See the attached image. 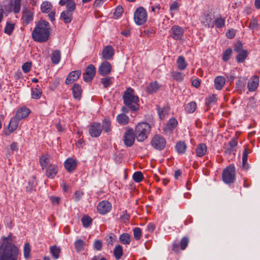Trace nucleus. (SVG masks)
I'll list each match as a JSON object with an SVG mask.
<instances>
[{
  "mask_svg": "<svg viewBox=\"0 0 260 260\" xmlns=\"http://www.w3.org/2000/svg\"><path fill=\"white\" fill-rule=\"evenodd\" d=\"M61 59V52L59 50H54L51 55V61L55 64H57Z\"/></svg>",
  "mask_w": 260,
  "mask_h": 260,
  "instance_id": "obj_29",
  "label": "nucleus"
},
{
  "mask_svg": "<svg viewBox=\"0 0 260 260\" xmlns=\"http://www.w3.org/2000/svg\"><path fill=\"white\" fill-rule=\"evenodd\" d=\"M178 125V121L174 117L170 118L163 128L164 132L172 133Z\"/></svg>",
  "mask_w": 260,
  "mask_h": 260,
  "instance_id": "obj_16",
  "label": "nucleus"
},
{
  "mask_svg": "<svg viewBox=\"0 0 260 260\" xmlns=\"http://www.w3.org/2000/svg\"><path fill=\"white\" fill-rule=\"evenodd\" d=\"M243 44L241 42H237L234 46V50L235 52L238 53L245 50L243 49Z\"/></svg>",
  "mask_w": 260,
  "mask_h": 260,
  "instance_id": "obj_59",
  "label": "nucleus"
},
{
  "mask_svg": "<svg viewBox=\"0 0 260 260\" xmlns=\"http://www.w3.org/2000/svg\"><path fill=\"white\" fill-rule=\"evenodd\" d=\"M258 21L256 18L253 17L249 22L248 28L252 30L257 29L258 28Z\"/></svg>",
  "mask_w": 260,
  "mask_h": 260,
  "instance_id": "obj_51",
  "label": "nucleus"
},
{
  "mask_svg": "<svg viewBox=\"0 0 260 260\" xmlns=\"http://www.w3.org/2000/svg\"><path fill=\"white\" fill-rule=\"evenodd\" d=\"M225 82V78L223 76H218L216 77L214 80L215 89L218 90H221L224 86Z\"/></svg>",
  "mask_w": 260,
  "mask_h": 260,
  "instance_id": "obj_21",
  "label": "nucleus"
},
{
  "mask_svg": "<svg viewBox=\"0 0 260 260\" xmlns=\"http://www.w3.org/2000/svg\"><path fill=\"white\" fill-rule=\"evenodd\" d=\"M236 56V60L238 63H243L247 58L248 55V52L247 50H243L242 52H238Z\"/></svg>",
  "mask_w": 260,
  "mask_h": 260,
  "instance_id": "obj_34",
  "label": "nucleus"
},
{
  "mask_svg": "<svg viewBox=\"0 0 260 260\" xmlns=\"http://www.w3.org/2000/svg\"><path fill=\"white\" fill-rule=\"evenodd\" d=\"M159 88V85L156 81L151 82L147 86V92L149 94H152L156 92Z\"/></svg>",
  "mask_w": 260,
  "mask_h": 260,
  "instance_id": "obj_31",
  "label": "nucleus"
},
{
  "mask_svg": "<svg viewBox=\"0 0 260 260\" xmlns=\"http://www.w3.org/2000/svg\"><path fill=\"white\" fill-rule=\"evenodd\" d=\"M80 70H77L71 72L67 76L66 79V84L69 85L76 81L81 75Z\"/></svg>",
  "mask_w": 260,
  "mask_h": 260,
  "instance_id": "obj_17",
  "label": "nucleus"
},
{
  "mask_svg": "<svg viewBox=\"0 0 260 260\" xmlns=\"http://www.w3.org/2000/svg\"><path fill=\"white\" fill-rule=\"evenodd\" d=\"M52 9V5L50 3L48 2H43L41 6V9L43 13H48Z\"/></svg>",
  "mask_w": 260,
  "mask_h": 260,
  "instance_id": "obj_42",
  "label": "nucleus"
},
{
  "mask_svg": "<svg viewBox=\"0 0 260 260\" xmlns=\"http://www.w3.org/2000/svg\"><path fill=\"white\" fill-rule=\"evenodd\" d=\"M197 109V104L195 102H191L185 107V110L188 113H192Z\"/></svg>",
  "mask_w": 260,
  "mask_h": 260,
  "instance_id": "obj_40",
  "label": "nucleus"
},
{
  "mask_svg": "<svg viewBox=\"0 0 260 260\" xmlns=\"http://www.w3.org/2000/svg\"><path fill=\"white\" fill-rule=\"evenodd\" d=\"M24 256L25 258H28L30 255V245L28 243H25L24 246Z\"/></svg>",
  "mask_w": 260,
  "mask_h": 260,
  "instance_id": "obj_62",
  "label": "nucleus"
},
{
  "mask_svg": "<svg viewBox=\"0 0 260 260\" xmlns=\"http://www.w3.org/2000/svg\"><path fill=\"white\" fill-rule=\"evenodd\" d=\"M49 163L48 158L47 156L43 155L40 158V164L43 169L47 167V164Z\"/></svg>",
  "mask_w": 260,
  "mask_h": 260,
  "instance_id": "obj_55",
  "label": "nucleus"
},
{
  "mask_svg": "<svg viewBox=\"0 0 260 260\" xmlns=\"http://www.w3.org/2000/svg\"><path fill=\"white\" fill-rule=\"evenodd\" d=\"M112 205L109 202L102 201L98 205L97 210L100 214L105 215L110 211Z\"/></svg>",
  "mask_w": 260,
  "mask_h": 260,
  "instance_id": "obj_11",
  "label": "nucleus"
},
{
  "mask_svg": "<svg viewBox=\"0 0 260 260\" xmlns=\"http://www.w3.org/2000/svg\"><path fill=\"white\" fill-rule=\"evenodd\" d=\"M147 18V14L146 10L142 7L138 8L134 13V20L135 23L141 25L144 24Z\"/></svg>",
  "mask_w": 260,
  "mask_h": 260,
  "instance_id": "obj_6",
  "label": "nucleus"
},
{
  "mask_svg": "<svg viewBox=\"0 0 260 260\" xmlns=\"http://www.w3.org/2000/svg\"><path fill=\"white\" fill-rule=\"evenodd\" d=\"M60 252V248L56 246H53L50 247V253L55 259L59 258Z\"/></svg>",
  "mask_w": 260,
  "mask_h": 260,
  "instance_id": "obj_41",
  "label": "nucleus"
},
{
  "mask_svg": "<svg viewBox=\"0 0 260 260\" xmlns=\"http://www.w3.org/2000/svg\"><path fill=\"white\" fill-rule=\"evenodd\" d=\"M176 63L178 69L180 71L184 70L187 66V63L183 56H178Z\"/></svg>",
  "mask_w": 260,
  "mask_h": 260,
  "instance_id": "obj_28",
  "label": "nucleus"
},
{
  "mask_svg": "<svg viewBox=\"0 0 260 260\" xmlns=\"http://www.w3.org/2000/svg\"><path fill=\"white\" fill-rule=\"evenodd\" d=\"M78 161L72 157L68 158L64 162V167L69 173H73L76 169Z\"/></svg>",
  "mask_w": 260,
  "mask_h": 260,
  "instance_id": "obj_13",
  "label": "nucleus"
},
{
  "mask_svg": "<svg viewBox=\"0 0 260 260\" xmlns=\"http://www.w3.org/2000/svg\"><path fill=\"white\" fill-rule=\"evenodd\" d=\"M214 26L215 25L217 28H221L225 26V18L221 17V16L217 17L214 20Z\"/></svg>",
  "mask_w": 260,
  "mask_h": 260,
  "instance_id": "obj_36",
  "label": "nucleus"
},
{
  "mask_svg": "<svg viewBox=\"0 0 260 260\" xmlns=\"http://www.w3.org/2000/svg\"><path fill=\"white\" fill-rule=\"evenodd\" d=\"M202 23L206 27L213 28L214 27V22L212 17L209 14H205L204 15Z\"/></svg>",
  "mask_w": 260,
  "mask_h": 260,
  "instance_id": "obj_23",
  "label": "nucleus"
},
{
  "mask_svg": "<svg viewBox=\"0 0 260 260\" xmlns=\"http://www.w3.org/2000/svg\"><path fill=\"white\" fill-rule=\"evenodd\" d=\"M14 29V24L7 22L4 29V32L11 35Z\"/></svg>",
  "mask_w": 260,
  "mask_h": 260,
  "instance_id": "obj_52",
  "label": "nucleus"
},
{
  "mask_svg": "<svg viewBox=\"0 0 260 260\" xmlns=\"http://www.w3.org/2000/svg\"><path fill=\"white\" fill-rule=\"evenodd\" d=\"M60 17L66 23H70L73 19V13L69 11H63L60 14Z\"/></svg>",
  "mask_w": 260,
  "mask_h": 260,
  "instance_id": "obj_30",
  "label": "nucleus"
},
{
  "mask_svg": "<svg viewBox=\"0 0 260 260\" xmlns=\"http://www.w3.org/2000/svg\"><path fill=\"white\" fill-rule=\"evenodd\" d=\"M105 240L108 245H113L116 240V236L112 233L106 236Z\"/></svg>",
  "mask_w": 260,
  "mask_h": 260,
  "instance_id": "obj_44",
  "label": "nucleus"
},
{
  "mask_svg": "<svg viewBox=\"0 0 260 260\" xmlns=\"http://www.w3.org/2000/svg\"><path fill=\"white\" fill-rule=\"evenodd\" d=\"M143 175L141 172L137 171L133 175V179L136 182L139 183L143 179Z\"/></svg>",
  "mask_w": 260,
  "mask_h": 260,
  "instance_id": "obj_50",
  "label": "nucleus"
},
{
  "mask_svg": "<svg viewBox=\"0 0 260 260\" xmlns=\"http://www.w3.org/2000/svg\"><path fill=\"white\" fill-rule=\"evenodd\" d=\"M49 36V24L45 20L39 21L31 33L34 41L40 43L46 42L48 40Z\"/></svg>",
  "mask_w": 260,
  "mask_h": 260,
  "instance_id": "obj_2",
  "label": "nucleus"
},
{
  "mask_svg": "<svg viewBox=\"0 0 260 260\" xmlns=\"http://www.w3.org/2000/svg\"><path fill=\"white\" fill-rule=\"evenodd\" d=\"M20 120L15 116L11 119L10 123L8 125V130L9 133H11L15 131L18 127L19 124V121Z\"/></svg>",
  "mask_w": 260,
  "mask_h": 260,
  "instance_id": "obj_25",
  "label": "nucleus"
},
{
  "mask_svg": "<svg viewBox=\"0 0 260 260\" xmlns=\"http://www.w3.org/2000/svg\"><path fill=\"white\" fill-rule=\"evenodd\" d=\"M42 95V90L39 85H37L35 88H32L31 89V96L32 99H40Z\"/></svg>",
  "mask_w": 260,
  "mask_h": 260,
  "instance_id": "obj_27",
  "label": "nucleus"
},
{
  "mask_svg": "<svg viewBox=\"0 0 260 260\" xmlns=\"http://www.w3.org/2000/svg\"><path fill=\"white\" fill-rule=\"evenodd\" d=\"M75 248L78 252L81 251L84 249V241L81 239H78L75 242Z\"/></svg>",
  "mask_w": 260,
  "mask_h": 260,
  "instance_id": "obj_47",
  "label": "nucleus"
},
{
  "mask_svg": "<svg viewBox=\"0 0 260 260\" xmlns=\"http://www.w3.org/2000/svg\"><path fill=\"white\" fill-rule=\"evenodd\" d=\"M134 236L136 240H139L142 236L141 230L139 228H135L133 230Z\"/></svg>",
  "mask_w": 260,
  "mask_h": 260,
  "instance_id": "obj_58",
  "label": "nucleus"
},
{
  "mask_svg": "<svg viewBox=\"0 0 260 260\" xmlns=\"http://www.w3.org/2000/svg\"><path fill=\"white\" fill-rule=\"evenodd\" d=\"M72 91L73 96L77 100H80L82 94V89L80 85L78 84H74L72 87Z\"/></svg>",
  "mask_w": 260,
  "mask_h": 260,
  "instance_id": "obj_26",
  "label": "nucleus"
},
{
  "mask_svg": "<svg viewBox=\"0 0 260 260\" xmlns=\"http://www.w3.org/2000/svg\"><path fill=\"white\" fill-rule=\"evenodd\" d=\"M246 82L245 81H242L239 80L236 84V87L237 90L240 91L241 92L244 91L245 89Z\"/></svg>",
  "mask_w": 260,
  "mask_h": 260,
  "instance_id": "obj_54",
  "label": "nucleus"
},
{
  "mask_svg": "<svg viewBox=\"0 0 260 260\" xmlns=\"http://www.w3.org/2000/svg\"><path fill=\"white\" fill-rule=\"evenodd\" d=\"M232 53V50L231 48H228L223 53L222 60L226 62L229 60Z\"/></svg>",
  "mask_w": 260,
  "mask_h": 260,
  "instance_id": "obj_53",
  "label": "nucleus"
},
{
  "mask_svg": "<svg viewBox=\"0 0 260 260\" xmlns=\"http://www.w3.org/2000/svg\"><path fill=\"white\" fill-rule=\"evenodd\" d=\"M181 4L177 2V1H175L173 2V3H172L170 6V10L171 11H175L178 10V8L180 6Z\"/></svg>",
  "mask_w": 260,
  "mask_h": 260,
  "instance_id": "obj_61",
  "label": "nucleus"
},
{
  "mask_svg": "<svg viewBox=\"0 0 260 260\" xmlns=\"http://www.w3.org/2000/svg\"><path fill=\"white\" fill-rule=\"evenodd\" d=\"M123 8L121 6H117L115 9L114 13V17H115L116 18L119 17L121 15V14L123 12Z\"/></svg>",
  "mask_w": 260,
  "mask_h": 260,
  "instance_id": "obj_63",
  "label": "nucleus"
},
{
  "mask_svg": "<svg viewBox=\"0 0 260 260\" xmlns=\"http://www.w3.org/2000/svg\"><path fill=\"white\" fill-rule=\"evenodd\" d=\"M222 178L226 184H231L235 180V168L233 166L227 167L223 170Z\"/></svg>",
  "mask_w": 260,
  "mask_h": 260,
  "instance_id": "obj_5",
  "label": "nucleus"
},
{
  "mask_svg": "<svg viewBox=\"0 0 260 260\" xmlns=\"http://www.w3.org/2000/svg\"><path fill=\"white\" fill-rule=\"evenodd\" d=\"M151 131L150 125L147 122H139L136 126L134 133L139 142H144L148 138Z\"/></svg>",
  "mask_w": 260,
  "mask_h": 260,
  "instance_id": "obj_4",
  "label": "nucleus"
},
{
  "mask_svg": "<svg viewBox=\"0 0 260 260\" xmlns=\"http://www.w3.org/2000/svg\"><path fill=\"white\" fill-rule=\"evenodd\" d=\"M66 8L67 10L66 11H69L71 13H73V12L76 9V4L74 1H70V2L66 3Z\"/></svg>",
  "mask_w": 260,
  "mask_h": 260,
  "instance_id": "obj_56",
  "label": "nucleus"
},
{
  "mask_svg": "<svg viewBox=\"0 0 260 260\" xmlns=\"http://www.w3.org/2000/svg\"><path fill=\"white\" fill-rule=\"evenodd\" d=\"M96 70L93 64L88 65L86 68L85 73L84 75L83 80L88 82L91 81L95 75Z\"/></svg>",
  "mask_w": 260,
  "mask_h": 260,
  "instance_id": "obj_14",
  "label": "nucleus"
},
{
  "mask_svg": "<svg viewBox=\"0 0 260 260\" xmlns=\"http://www.w3.org/2000/svg\"><path fill=\"white\" fill-rule=\"evenodd\" d=\"M118 123L121 125H126L129 122V117L124 113L118 114L116 117Z\"/></svg>",
  "mask_w": 260,
  "mask_h": 260,
  "instance_id": "obj_32",
  "label": "nucleus"
},
{
  "mask_svg": "<svg viewBox=\"0 0 260 260\" xmlns=\"http://www.w3.org/2000/svg\"><path fill=\"white\" fill-rule=\"evenodd\" d=\"M113 77H105L101 79V83L104 88L109 87L112 84Z\"/></svg>",
  "mask_w": 260,
  "mask_h": 260,
  "instance_id": "obj_35",
  "label": "nucleus"
},
{
  "mask_svg": "<svg viewBox=\"0 0 260 260\" xmlns=\"http://www.w3.org/2000/svg\"><path fill=\"white\" fill-rule=\"evenodd\" d=\"M112 70V67L108 61H104L100 66L98 72L99 73L103 76H106L110 74Z\"/></svg>",
  "mask_w": 260,
  "mask_h": 260,
  "instance_id": "obj_15",
  "label": "nucleus"
},
{
  "mask_svg": "<svg viewBox=\"0 0 260 260\" xmlns=\"http://www.w3.org/2000/svg\"><path fill=\"white\" fill-rule=\"evenodd\" d=\"M188 239L186 237H183L181 239L180 242V245L181 248L182 250H184L186 248L188 244Z\"/></svg>",
  "mask_w": 260,
  "mask_h": 260,
  "instance_id": "obj_64",
  "label": "nucleus"
},
{
  "mask_svg": "<svg viewBox=\"0 0 260 260\" xmlns=\"http://www.w3.org/2000/svg\"><path fill=\"white\" fill-rule=\"evenodd\" d=\"M30 113V110L29 109L26 107H22L18 109L16 111L15 116L17 119L21 120L27 117Z\"/></svg>",
  "mask_w": 260,
  "mask_h": 260,
  "instance_id": "obj_22",
  "label": "nucleus"
},
{
  "mask_svg": "<svg viewBox=\"0 0 260 260\" xmlns=\"http://www.w3.org/2000/svg\"><path fill=\"white\" fill-rule=\"evenodd\" d=\"M259 84V79L257 76H252L247 84V87L250 92L254 91L257 88Z\"/></svg>",
  "mask_w": 260,
  "mask_h": 260,
  "instance_id": "obj_18",
  "label": "nucleus"
},
{
  "mask_svg": "<svg viewBox=\"0 0 260 260\" xmlns=\"http://www.w3.org/2000/svg\"><path fill=\"white\" fill-rule=\"evenodd\" d=\"M207 151V146L204 143H200L196 149V155L198 157H201L205 155Z\"/></svg>",
  "mask_w": 260,
  "mask_h": 260,
  "instance_id": "obj_24",
  "label": "nucleus"
},
{
  "mask_svg": "<svg viewBox=\"0 0 260 260\" xmlns=\"http://www.w3.org/2000/svg\"><path fill=\"white\" fill-rule=\"evenodd\" d=\"M123 103L132 111L137 112L139 109V98L135 94L134 90L128 87L124 91L122 96Z\"/></svg>",
  "mask_w": 260,
  "mask_h": 260,
  "instance_id": "obj_3",
  "label": "nucleus"
},
{
  "mask_svg": "<svg viewBox=\"0 0 260 260\" xmlns=\"http://www.w3.org/2000/svg\"><path fill=\"white\" fill-rule=\"evenodd\" d=\"M186 148V145L183 141H179L177 143L175 146V148L177 153L181 154H184L185 152Z\"/></svg>",
  "mask_w": 260,
  "mask_h": 260,
  "instance_id": "obj_33",
  "label": "nucleus"
},
{
  "mask_svg": "<svg viewBox=\"0 0 260 260\" xmlns=\"http://www.w3.org/2000/svg\"><path fill=\"white\" fill-rule=\"evenodd\" d=\"M12 234L10 233L7 237H4L0 246V260H17L18 249L12 243Z\"/></svg>",
  "mask_w": 260,
  "mask_h": 260,
  "instance_id": "obj_1",
  "label": "nucleus"
},
{
  "mask_svg": "<svg viewBox=\"0 0 260 260\" xmlns=\"http://www.w3.org/2000/svg\"><path fill=\"white\" fill-rule=\"evenodd\" d=\"M21 0H14L12 6L13 7V11L15 14H18L20 12L21 9Z\"/></svg>",
  "mask_w": 260,
  "mask_h": 260,
  "instance_id": "obj_45",
  "label": "nucleus"
},
{
  "mask_svg": "<svg viewBox=\"0 0 260 260\" xmlns=\"http://www.w3.org/2000/svg\"><path fill=\"white\" fill-rule=\"evenodd\" d=\"M111 121L109 119L105 118L103 120L102 125L101 126L102 130L106 133H109L111 131Z\"/></svg>",
  "mask_w": 260,
  "mask_h": 260,
  "instance_id": "obj_37",
  "label": "nucleus"
},
{
  "mask_svg": "<svg viewBox=\"0 0 260 260\" xmlns=\"http://www.w3.org/2000/svg\"><path fill=\"white\" fill-rule=\"evenodd\" d=\"M36 178L34 176H32L30 178L28 182V185L26 186V191L31 192L36 186Z\"/></svg>",
  "mask_w": 260,
  "mask_h": 260,
  "instance_id": "obj_43",
  "label": "nucleus"
},
{
  "mask_svg": "<svg viewBox=\"0 0 260 260\" xmlns=\"http://www.w3.org/2000/svg\"><path fill=\"white\" fill-rule=\"evenodd\" d=\"M113 254L116 259H119L123 255L122 247L120 245L116 246L114 249Z\"/></svg>",
  "mask_w": 260,
  "mask_h": 260,
  "instance_id": "obj_38",
  "label": "nucleus"
},
{
  "mask_svg": "<svg viewBox=\"0 0 260 260\" xmlns=\"http://www.w3.org/2000/svg\"><path fill=\"white\" fill-rule=\"evenodd\" d=\"M171 74L173 78L177 81L181 82L184 79V75L183 73L177 72L173 71L171 72Z\"/></svg>",
  "mask_w": 260,
  "mask_h": 260,
  "instance_id": "obj_49",
  "label": "nucleus"
},
{
  "mask_svg": "<svg viewBox=\"0 0 260 260\" xmlns=\"http://www.w3.org/2000/svg\"><path fill=\"white\" fill-rule=\"evenodd\" d=\"M217 99L215 95L213 94L206 99V103L208 105L214 104L216 102Z\"/></svg>",
  "mask_w": 260,
  "mask_h": 260,
  "instance_id": "obj_60",
  "label": "nucleus"
},
{
  "mask_svg": "<svg viewBox=\"0 0 260 260\" xmlns=\"http://www.w3.org/2000/svg\"><path fill=\"white\" fill-rule=\"evenodd\" d=\"M88 131L91 137L93 138L99 137L102 132L101 124L98 122H93L90 125Z\"/></svg>",
  "mask_w": 260,
  "mask_h": 260,
  "instance_id": "obj_12",
  "label": "nucleus"
},
{
  "mask_svg": "<svg viewBox=\"0 0 260 260\" xmlns=\"http://www.w3.org/2000/svg\"><path fill=\"white\" fill-rule=\"evenodd\" d=\"M31 66V62L27 61L23 64L22 66V70L24 73H27L30 71Z\"/></svg>",
  "mask_w": 260,
  "mask_h": 260,
  "instance_id": "obj_57",
  "label": "nucleus"
},
{
  "mask_svg": "<svg viewBox=\"0 0 260 260\" xmlns=\"http://www.w3.org/2000/svg\"><path fill=\"white\" fill-rule=\"evenodd\" d=\"M151 145L155 149L161 150L166 145L165 138L160 135H155L151 141Z\"/></svg>",
  "mask_w": 260,
  "mask_h": 260,
  "instance_id": "obj_7",
  "label": "nucleus"
},
{
  "mask_svg": "<svg viewBox=\"0 0 260 260\" xmlns=\"http://www.w3.org/2000/svg\"><path fill=\"white\" fill-rule=\"evenodd\" d=\"M114 54V50L111 46H107L103 50V57L106 60L111 59Z\"/></svg>",
  "mask_w": 260,
  "mask_h": 260,
  "instance_id": "obj_20",
  "label": "nucleus"
},
{
  "mask_svg": "<svg viewBox=\"0 0 260 260\" xmlns=\"http://www.w3.org/2000/svg\"><path fill=\"white\" fill-rule=\"evenodd\" d=\"M120 242L124 245H128L131 242V237L128 233H123L119 236Z\"/></svg>",
  "mask_w": 260,
  "mask_h": 260,
  "instance_id": "obj_39",
  "label": "nucleus"
},
{
  "mask_svg": "<svg viewBox=\"0 0 260 260\" xmlns=\"http://www.w3.org/2000/svg\"><path fill=\"white\" fill-rule=\"evenodd\" d=\"M157 110L159 117L161 119L165 118L168 115L169 110L166 108H161L158 107Z\"/></svg>",
  "mask_w": 260,
  "mask_h": 260,
  "instance_id": "obj_46",
  "label": "nucleus"
},
{
  "mask_svg": "<svg viewBox=\"0 0 260 260\" xmlns=\"http://www.w3.org/2000/svg\"><path fill=\"white\" fill-rule=\"evenodd\" d=\"M57 172V166L55 165L50 164L46 167V175L49 178L52 179L54 178Z\"/></svg>",
  "mask_w": 260,
  "mask_h": 260,
  "instance_id": "obj_19",
  "label": "nucleus"
},
{
  "mask_svg": "<svg viewBox=\"0 0 260 260\" xmlns=\"http://www.w3.org/2000/svg\"><path fill=\"white\" fill-rule=\"evenodd\" d=\"M21 19L26 25H28L33 21L34 13L33 10L29 7L25 6L23 7Z\"/></svg>",
  "mask_w": 260,
  "mask_h": 260,
  "instance_id": "obj_9",
  "label": "nucleus"
},
{
  "mask_svg": "<svg viewBox=\"0 0 260 260\" xmlns=\"http://www.w3.org/2000/svg\"><path fill=\"white\" fill-rule=\"evenodd\" d=\"M92 219L88 215H84L81 218V221L84 227H88L92 223Z\"/></svg>",
  "mask_w": 260,
  "mask_h": 260,
  "instance_id": "obj_48",
  "label": "nucleus"
},
{
  "mask_svg": "<svg viewBox=\"0 0 260 260\" xmlns=\"http://www.w3.org/2000/svg\"><path fill=\"white\" fill-rule=\"evenodd\" d=\"M171 36L175 40L182 39L184 32L183 28L178 25H173L170 30Z\"/></svg>",
  "mask_w": 260,
  "mask_h": 260,
  "instance_id": "obj_10",
  "label": "nucleus"
},
{
  "mask_svg": "<svg viewBox=\"0 0 260 260\" xmlns=\"http://www.w3.org/2000/svg\"><path fill=\"white\" fill-rule=\"evenodd\" d=\"M135 134L132 128H127L123 136L124 145L127 147H131L134 144L135 140Z\"/></svg>",
  "mask_w": 260,
  "mask_h": 260,
  "instance_id": "obj_8",
  "label": "nucleus"
}]
</instances>
